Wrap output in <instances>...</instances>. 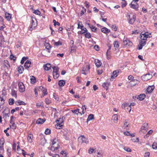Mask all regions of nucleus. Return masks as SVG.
Segmentation results:
<instances>
[{
	"instance_id": "53",
	"label": "nucleus",
	"mask_w": 157,
	"mask_h": 157,
	"mask_svg": "<svg viewBox=\"0 0 157 157\" xmlns=\"http://www.w3.org/2000/svg\"><path fill=\"white\" fill-rule=\"evenodd\" d=\"M19 109V107H16L15 108V109H12L11 112V113L13 114L16 110H18Z\"/></svg>"
},
{
	"instance_id": "10",
	"label": "nucleus",
	"mask_w": 157,
	"mask_h": 157,
	"mask_svg": "<svg viewBox=\"0 0 157 157\" xmlns=\"http://www.w3.org/2000/svg\"><path fill=\"white\" fill-rule=\"evenodd\" d=\"M90 69V67L88 65L86 66L85 67L83 68L82 70V74L86 75L88 72V71Z\"/></svg>"
},
{
	"instance_id": "46",
	"label": "nucleus",
	"mask_w": 157,
	"mask_h": 157,
	"mask_svg": "<svg viewBox=\"0 0 157 157\" xmlns=\"http://www.w3.org/2000/svg\"><path fill=\"white\" fill-rule=\"evenodd\" d=\"M81 29L82 30V31H81L80 33L81 34H83V33L87 32V30L86 28H84V29L82 28V29Z\"/></svg>"
},
{
	"instance_id": "52",
	"label": "nucleus",
	"mask_w": 157,
	"mask_h": 157,
	"mask_svg": "<svg viewBox=\"0 0 157 157\" xmlns=\"http://www.w3.org/2000/svg\"><path fill=\"white\" fill-rule=\"evenodd\" d=\"M71 111L73 113L78 114V113H79V109H78L76 110H72Z\"/></svg>"
},
{
	"instance_id": "38",
	"label": "nucleus",
	"mask_w": 157,
	"mask_h": 157,
	"mask_svg": "<svg viewBox=\"0 0 157 157\" xmlns=\"http://www.w3.org/2000/svg\"><path fill=\"white\" fill-rule=\"evenodd\" d=\"M14 101L13 99L10 98L9 100V104L10 105H12L13 104Z\"/></svg>"
},
{
	"instance_id": "18",
	"label": "nucleus",
	"mask_w": 157,
	"mask_h": 157,
	"mask_svg": "<svg viewBox=\"0 0 157 157\" xmlns=\"http://www.w3.org/2000/svg\"><path fill=\"white\" fill-rule=\"evenodd\" d=\"M52 145L56 146H59V142L58 141L57 139L56 138L52 140Z\"/></svg>"
},
{
	"instance_id": "7",
	"label": "nucleus",
	"mask_w": 157,
	"mask_h": 157,
	"mask_svg": "<svg viewBox=\"0 0 157 157\" xmlns=\"http://www.w3.org/2000/svg\"><path fill=\"white\" fill-rule=\"evenodd\" d=\"M19 90L20 92H23L25 91V86L22 82H19L18 84Z\"/></svg>"
},
{
	"instance_id": "63",
	"label": "nucleus",
	"mask_w": 157,
	"mask_h": 157,
	"mask_svg": "<svg viewBox=\"0 0 157 157\" xmlns=\"http://www.w3.org/2000/svg\"><path fill=\"white\" fill-rule=\"evenodd\" d=\"M134 77L132 75H129L128 76V79H129V80H133L134 79Z\"/></svg>"
},
{
	"instance_id": "13",
	"label": "nucleus",
	"mask_w": 157,
	"mask_h": 157,
	"mask_svg": "<svg viewBox=\"0 0 157 157\" xmlns=\"http://www.w3.org/2000/svg\"><path fill=\"white\" fill-rule=\"evenodd\" d=\"M154 88L155 87L153 85L148 86L147 89V92L146 93H151L154 89Z\"/></svg>"
},
{
	"instance_id": "4",
	"label": "nucleus",
	"mask_w": 157,
	"mask_h": 157,
	"mask_svg": "<svg viewBox=\"0 0 157 157\" xmlns=\"http://www.w3.org/2000/svg\"><path fill=\"white\" fill-rule=\"evenodd\" d=\"M128 19H129L128 20V22L130 24H132L136 19V16L134 15H132V16L131 17L130 15H128Z\"/></svg>"
},
{
	"instance_id": "43",
	"label": "nucleus",
	"mask_w": 157,
	"mask_h": 157,
	"mask_svg": "<svg viewBox=\"0 0 157 157\" xmlns=\"http://www.w3.org/2000/svg\"><path fill=\"white\" fill-rule=\"evenodd\" d=\"M33 13L36 15H40V12L39 10H34L33 12Z\"/></svg>"
},
{
	"instance_id": "28",
	"label": "nucleus",
	"mask_w": 157,
	"mask_h": 157,
	"mask_svg": "<svg viewBox=\"0 0 157 157\" xmlns=\"http://www.w3.org/2000/svg\"><path fill=\"white\" fill-rule=\"evenodd\" d=\"M94 118V116L93 114H90L88 117V118L87 120V122L88 121H90Z\"/></svg>"
},
{
	"instance_id": "19",
	"label": "nucleus",
	"mask_w": 157,
	"mask_h": 157,
	"mask_svg": "<svg viewBox=\"0 0 157 157\" xmlns=\"http://www.w3.org/2000/svg\"><path fill=\"white\" fill-rule=\"evenodd\" d=\"M31 62L30 61L28 60L25 63L24 67L26 69L28 68L30 66Z\"/></svg>"
},
{
	"instance_id": "37",
	"label": "nucleus",
	"mask_w": 157,
	"mask_h": 157,
	"mask_svg": "<svg viewBox=\"0 0 157 157\" xmlns=\"http://www.w3.org/2000/svg\"><path fill=\"white\" fill-rule=\"evenodd\" d=\"M115 49L116 48H118L119 47V44L118 42L117 41H114L113 43Z\"/></svg>"
},
{
	"instance_id": "6",
	"label": "nucleus",
	"mask_w": 157,
	"mask_h": 157,
	"mask_svg": "<svg viewBox=\"0 0 157 157\" xmlns=\"http://www.w3.org/2000/svg\"><path fill=\"white\" fill-rule=\"evenodd\" d=\"M146 40H141L139 42V44L138 45L139 50H140L142 49L143 47L146 44Z\"/></svg>"
},
{
	"instance_id": "15",
	"label": "nucleus",
	"mask_w": 157,
	"mask_h": 157,
	"mask_svg": "<svg viewBox=\"0 0 157 157\" xmlns=\"http://www.w3.org/2000/svg\"><path fill=\"white\" fill-rule=\"evenodd\" d=\"M56 122H60L57 123V127L56 128L59 129L62 126V125L61 124V123L63 122L61 118H59V120L56 121Z\"/></svg>"
},
{
	"instance_id": "11",
	"label": "nucleus",
	"mask_w": 157,
	"mask_h": 157,
	"mask_svg": "<svg viewBox=\"0 0 157 157\" xmlns=\"http://www.w3.org/2000/svg\"><path fill=\"white\" fill-rule=\"evenodd\" d=\"M119 71L117 70L114 71L113 72V74L111 76V78H110V80L111 81H113V78H114L117 77L118 75V74L119 73Z\"/></svg>"
},
{
	"instance_id": "27",
	"label": "nucleus",
	"mask_w": 157,
	"mask_h": 157,
	"mask_svg": "<svg viewBox=\"0 0 157 157\" xmlns=\"http://www.w3.org/2000/svg\"><path fill=\"white\" fill-rule=\"evenodd\" d=\"M15 104L17 105H26L25 103L23 101L20 100H19L18 101H16Z\"/></svg>"
},
{
	"instance_id": "55",
	"label": "nucleus",
	"mask_w": 157,
	"mask_h": 157,
	"mask_svg": "<svg viewBox=\"0 0 157 157\" xmlns=\"http://www.w3.org/2000/svg\"><path fill=\"white\" fill-rule=\"evenodd\" d=\"M62 43L60 41H58L57 42H55L54 43V45L56 46L61 45Z\"/></svg>"
},
{
	"instance_id": "25",
	"label": "nucleus",
	"mask_w": 157,
	"mask_h": 157,
	"mask_svg": "<svg viewBox=\"0 0 157 157\" xmlns=\"http://www.w3.org/2000/svg\"><path fill=\"white\" fill-rule=\"evenodd\" d=\"M145 96L144 94H140L138 96L137 99L140 100H142L145 98Z\"/></svg>"
},
{
	"instance_id": "14",
	"label": "nucleus",
	"mask_w": 157,
	"mask_h": 157,
	"mask_svg": "<svg viewBox=\"0 0 157 157\" xmlns=\"http://www.w3.org/2000/svg\"><path fill=\"white\" fill-rule=\"evenodd\" d=\"M46 121L45 119L38 118L36 121V123L37 124H42Z\"/></svg>"
},
{
	"instance_id": "23",
	"label": "nucleus",
	"mask_w": 157,
	"mask_h": 157,
	"mask_svg": "<svg viewBox=\"0 0 157 157\" xmlns=\"http://www.w3.org/2000/svg\"><path fill=\"white\" fill-rule=\"evenodd\" d=\"M95 62L96 65L98 67H100L101 65V63L98 59L95 60Z\"/></svg>"
},
{
	"instance_id": "29",
	"label": "nucleus",
	"mask_w": 157,
	"mask_h": 157,
	"mask_svg": "<svg viewBox=\"0 0 157 157\" xmlns=\"http://www.w3.org/2000/svg\"><path fill=\"white\" fill-rule=\"evenodd\" d=\"M65 83V82L64 80H60L59 82L58 85L62 87L64 86Z\"/></svg>"
},
{
	"instance_id": "45",
	"label": "nucleus",
	"mask_w": 157,
	"mask_h": 157,
	"mask_svg": "<svg viewBox=\"0 0 157 157\" xmlns=\"http://www.w3.org/2000/svg\"><path fill=\"white\" fill-rule=\"evenodd\" d=\"M53 22L54 23V25L55 26H56V25L59 26L60 25V23L58 22H56L55 20H53Z\"/></svg>"
},
{
	"instance_id": "24",
	"label": "nucleus",
	"mask_w": 157,
	"mask_h": 157,
	"mask_svg": "<svg viewBox=\"0 0 157 157\" xmlns=\"http://www.w3.org/2000/svg\"><path fill=\"white\" fill-rule=\"evenodd\" d=\"M59 148V146H56L55 145H52L50 149L52 151H53L57 150Z\"/></svg>"
},
{
	"instance_id": "34",
	"label": "nucleus",
	"mask_w": 157,
	"mask_h": 157,
	"mask_svg": "<svg viewBox=\"0 0 157 157\" xmlns=\"http://www.w3.org/2000/svg\"><path fill=\"white\" fill-rule=\"evenodd\" d=\"M129 124L128 123V122L125 121L123 125V127L125 128L127 130L128 129V125H129Z\"/></svg>"
},
{
	"instance_id": "62",
	"label": "nucleus",
	"mask_w": 157,
	"mask_h": 157,
	"mask_svg": "<svg viewBox=\"0 0 157 157\" xmlns=\"http://www.w3.org/2000/svg\"><path fill=\"white\" fill-rule=\"evenodd\" d=\"M112 29L115 31L117 30V28H116V26L114 25H112Z\"/></svg>"
},
{
	"instance_id": "48",
	"label": "nucleus",
	"mask_w": 157,
	"mask_h": 157,
	"mask_svg": "<svg viewBox=\"0 0 157 157\" xmlns=\"http://www.w3.org/2000/svg\"><path fill=\"white\" fill-rule=\"evenodd\" d=\"M53 97L55 100L57 101L59 100V98L58 96L55 93L53 94Z\"/></svg>"
},
{
	"instance_id": "51",
	"label": "nucleus",
	"mask_w": 157,
	"mask_h": 157,
	"mask_svg": "<svg viewBox=\"0 0 157 157\" xmlns=\"http://www.w3.org/2000/svg\"><path fill=\"white\" fill-rule=\"evenodd\" d=\"M42 92L44 95H47L48 94L46 88H44V89L42 90Z\"/></svg>"
},
{
	"instance_id": "16",
	"label": "nucleus",
	"mask_w": 157,
	"mask_h": 157,
	"mask_svg": "<svg viewBox=\"0 0 157 157\" xmlns=\"http://www.w3.org/2000/svg\"><path fill=\"white\" fill-rule=\"evenodd\" d=\"M110 85V82H104L102 84V86L106 90L108 88V87Z\"/></svg>"
},
{
	"instance_id": "22",
	"label": "nucleus",
	"mask_w": 157,
	"mask_h": 157,
	"mask_svg": "<svg viewBox=\"0 0 157 157\" xmlns=\"http://www.w3.org/2000/svg\"><path fill=\"white\" fill-rule=\"evenodd\" d=\"M33 135L31 134H29L27 138V140L30 143H32L33 141Z\"/></svg>"
},
{
	"instance_id": "60",
	"label": "nucleus",
	"mask_w": 157,
	"mask_h": 157,
	"mask_svg": "<svg viewBox=\"0 0 157 157\" xmlns=\"http://www.w3.org/2000/svg\"><path fill=\"white\" fill-rule=\"evenodd\" d=\"M124 150L127 152H131V149L127 147H124Z\"/></svg>"
},
{
	"instance_id": "12",
	"label": "nucleus",
	"mask_w": 157,
	"mask_h": 157,
	"mask_svg": "<svg viewBox=\"0 0 157 157\" xmlns=\"http://www.w3.org/2000/svg\"><path fill=\"white\" fill-rule=\"evenodd\" d=\"M31 28H34L37 25V21L35 18L32 19Z\"/></svg>"
},
{
	"instance_id": "54",
	"label": "nucleus",
	"mask_w": 157,
	"mask_h": 157,
	"mask_svg": "<svg viewBox=\"0 0 157 157\" xmlns=\"http://www.w3.org/2000/svg\"><path fill=\"white\" fill-rule=\"evenodd\" d=\"M45 102L47 104H49L51 102V101L48 98L45 99Z\"/></svg>"
},
{
	"instance_id": "40",
	"label": "nucleus",
	"mask_w": 157,
	"mask_h": 157,
	"mask_svg": "<svg viewBox=\"0 0 157 157\" xmlns=\"http://www.w3.org/2000/svg\"><path fill=\"white\" fill-rule=\"evenodd\" d=\"M53 77L55 79L57 78L59 76V74L58 73H53Z\"/></svg>"
},
{
	"instance_id": "2",
	"label": "nucleus",
	"mask_w": 157,
	"mask_h": 157,
	"mask_svg": "<svg viewBox=\"0 0 157 157\" xmlns=\"http://www.w3.org/2000/svg\"><path fill=\"white\" fill-rule=\"evenodd\" d=\"M152 75L148 73L142 75L141 78L143 80L146 81L151 79L152 78Z\"/></svg>"
},
{
	"instance_id": "47",
	"label": "nucleus",
	"mask_w": 157,
	"mask_h": 157,
	"mask_svg": "<svg viewBox=\"0 0 157 157\" xmlns=\"http://www.w3.org/2000/svg\"><path fill=\"white\" fill-rule=\"evenodd\" d=\"M30 80L32 83H34L35 82L36 79L34 76H32L30 78Z\"/></svg>"
},
{
	"instance_id": "61",
	"label": "nucleus",
	"mask_w": 157,
	"mask_h": 157,
	"mask_svg": "<svg viewBox=\"0 0 157 157\" xmlns=\"http://www.w3.org/2000/svg\"><path fill=\"white\" fill-rule=\"evenodd\" d=\"M114 117V120L115 121H117L118 120V117L117 115H115L114 116H113V117Z\"/></svg>"
},
{
	"instance_id": "57",
	"label": "nucleus",
	"mask_w": 157,
	"mask_h": 157,
	"mask_svg": "<svg viewBox=\"0 0 157 157\" xmlns=\"http://www.w3.org/2000/svg\"><path fill=\"white\" fill-rule=\"evenodd\" d=\"M4 143V141L3 139H2L0 140V145H3Z\"/></svg>"
},
{
	"instance_id": "17",
	"label": "nucleus",
	"mask_w": 157,
	"mask_h": 157,
	"mask_svg": "<svg viewBox=\"0 0 157 157\" xmlns=\"http://www.w3.org/2000/svg\"><path fill=\"white\" fill-rule=\"evenodd\" d=\"M139 81L136 79H133L130 81L129 83L132 86H135L136 84H138Z\"/></svg>"
},
{
	"instance_id": "36",
	"label": "nucleus",
	"mask_w": 157,
	"mask_h": 157,
	"mask_svg": "<svg viewBox=\"0 0 157 157\" xmlns=\"http://www.w3.org/2000/svg\"><path fill=\"white\" fill-rule=\"evenodd\" d=\"M28 58V57H23L22 58L21 61V63L22 64L24 63V61L26 60Z\"/></svg>"
},
{
	"instance_id": "39",
	"label": "nucleus",
	"mask_w": 157,
	"mask_h": 157,
	"mask_svg": "<svg viewBox=\"0 0 157 157\" xmlns=\"http://www.w3.org/2000/svg\"><path fill=\"white\" fill-rule=\"evenodd\" d=\"M91 30L94 32L96 31L97 28L95 26H94L93 25H91L90 27Z\"/></svg>"
},
{
	"instance_id": "26",
	"label": "nucleus",
	"mask_w": 157,
	"mask_h": 157,
	"mask_svg": "<svg viewBox=\"0 0 157 157\" xmlns=\"http://www.w3.org/2000/svg\"><path fill=\"white\" fill-rule=\"evenodd\" d=\"M24 70L23 67L22 66H20L18 68V71L20 74H22Z\"/></svg>"
},
{
	"instance_id": "21",
	"label": "nucleus",
	"mask_w": 157,
	"mask_h": 157,
	"mask_svg": "<svg viewBox=\"0 0 157 157\" xmlns=\"http://www.w3.org/2000/svg\"><path fill=\"white\" fill-rule=\"evenodd\" d=\"M5 17L7 20L9 21L11 18V15L10 14L6 12L5 13Z\"/></svg>"
},
{
	"instance_id": "33",
	"label": "nucleus",
	"mask_w": 157,
	"mask_h": 157,
	"mask_svg": "<svg viewBox=\"0 0 157 157\" xmlns=\"http://www.w3.org/2000/svg\"><path fill=\"white\" fill-rule=\"evenodd\" d=\"M11 95L13 97L16 98H17V91L14 90H12L11 92Z\"/></svg>"
},
{
	"instance_id": "9",
	"label": "nucleus",
	"mask_w": 157,
	"mask_h": 157,
	"mask_svg": "<svg viewBox=\"0 0 157 157\" xmlns=\"http://www.w3.org/2000/svg\"><path fill=\"white\" fill-rule=\"evenodd\" d=\"M122 107L124 109H126L127 110H128L129 112L131 110V107L129 106V103H125L123 104L122 105Z\"/></svg>"
},
{
	"instance_id": "8",
	"label": "nucleus",
	"mask_w": 157,
	"mask_h": 157,
	"mask_svg": "<svg viewBox=\"0 0 157 157\" xmlns=\"http://www.w3.org/2000/svg\"><path fill=\"white\" fill-rule=\"evenodd\" d=\"M78 139L79 140H80L82 143H84L86 144H87L89 142L88 139L86 138L84 136H79L78 138Z\"/></svg>"
},
{
	"instance_id": "41",
	"label": "nucleus",
	"mask_w": 157,
	"mask_h": 157,
	"mask_svg": "<svg viewBox=\"0 0 157 157\" xmlns=\"http://www.w3.org/2000/svg\"><path fill=\"white\" fill-rule=\"evenodd\" d=\"M85 36L86 38L89 39L91 37V35L89 33L86 32V33L85 34Z\"/></svg>"
},
{
	"instance_id": "31",
	"label": "nucleus",
	"mask_w": 157,
	"mask_h": 157,
	"mask_svg": "<svg viewBox=\"0 0 157 157\" xmlns=\"http://www.w3.org/2000/svg\"><path fill=\"white\" fill-rule=\"evenodd\" d=\"M52 68L53 69V73H58L59 70V68L58 67H54Z\"/></svg>"
},
{
	"instance_id": "49",
	"label": "nucleus",
	"mask_w": 157,
	"mask_h": 157,
	"mask_svg": "<svg viewBox=\"0 0 157 157\" xmlns=\"http://www.w3.org/2000/svg\"><path fill=\"white\" fill-rule=\"evenodd\" d=\"M4 64L6 65V67H8V66L10 67V66L9 64V62L7 60H5L4 61Z\"/></svg>"
},
{
	"instance_id": "44",
	"label": "nucleus",
	"mask_w": 157,
	"mask_h": 157,
	"mask_svg": "<svg viewBox=\"0 0 157 157\" xmlns=\"http://www.w3.org/2000/svg\"><path fill=\"white\" fill-rule=\"evenodd\" d=\"M51 130L48 128H47L46 129L45 131V134L46 135H48L50 134Z\"/></svg>"
},
{
	"instance_id": "20",
	"label": "nucleus",
	"mask_w": 157,
	"mask_h": 157,
	"mask_svg": "<svg viewBox=\"0 0 157 157\" xmlns=\"http://www.w3.org/2000/svg\"><path fill=\"white\" fill-rule=\"evenodd\" d=\"M51 65L49 63H47L44 65V69L46 71H48L51 68Z\"/></svg>"
},
{
	"instance_id": "58",
	"label": "nucleus",
	"mask_w": 157,
	"mask_h": 157,
	"mask_svg": "<svg viewBox=\"0 0 157 157\" xmlns=\"http://www.w3.org/2000/svg\"><path fill=\"white\" fill-rule=\"evenodd\" d=\"M94 151V149L93 148H90L88 150V152L89 154H92Z\"/></svg>"
},
{
	"instance_id": "59",
	"label": "nucleus",
	"mask_w": 157,
	"mask_h": 157,
	"mask_svg": "<svg viewBox=\"0 0 157 157\" xmlns=\"http://www.w3.org/2000/svg\"><path fill=\"white\" fill-rule=\"evenodd\" d=\"M11 151L10 149H8L7 150V154L9 157H10L11 155Z\"/></svg>"
},
{
	"instance_id": "32",
	"label": "nucleus",
	"mask_w": 157,
	"mask_h": 157,
	"mask_svg": "<svg viewBox=\"0 0 157 157\" xmlns=\"http://www.w3.org/2000/svg\"><path fill=\"white\" fill-rule=\"evenodd\" d=\"M10 123L12 124L11 126V125H10V127H12L13 129H15L16 126L13 121H10Z\"/></svg>"
},
{
	"instance_id": "64",
	"label": "nucleus",
	"mask_w": 157,
	"mask_h": 157,
	"mask_svg": "<svg viewBox=\"0 0 157 157\" xmlns=\"http://www.w3.org/2000/svg\"><path fill=\"white\" fill-rule=\"evenodd\" d=\"M94 48L97 51H98L99 50V47L97 45H95L94 46Z\"/></svg>"
},
{
	"instance_id": "30",
	"label": "nucleus",
	"mask_w": 157,
	"mask_h": 157,
	"mask_svg": "<svg viewBox=\"0 0 157 157\" xmlns=\"http://www.w3.org/2000/svg\"><path fill=\"white\" fill-rule=\"evenodd\" d=\"M101 31L102 32L104 33H107L110 32V30L108 29L105 27L101 29Z\"/></svg>"
},
{
	"instance_id": "3",
	"label": "nucleus",
	"mask_w": 157,
	"mask_h": 157,
	"mask_svg": "<svg viewBox=\"0 0 157 157\" xmlns=\"http://www.w3.org/2000/svg\"><path fill=\"white\" fill-rule=\"evenodd\" d=\"M123 44L126 47L131 46L132 43L129 40L126 38L124 37L123 39Z\"/></svg>"
},
{
	"instance_id": "42",
	"label": "nucleus",
	"mask_w": 157,
	"mask_h": 157,
	"mask_svg": "<svg viewBox=\"0 0 157 157\" xmlns=\"http://www.w3.org/2000/svg\"><path fill=\"white\" fill-rule=\"evenodd\" d=\"M82 27H83V26L82 24V22H79L78 24V27L77 28L82 29Z\"/></svg>"
},
{
	"instance_id": "1",
	"label": "nucleus",
	"mask_w": 157,
	"mask_h": 157,
	"mask_svg": "<svg viewBox=\"0 0 157 157\" xmlns=\"http://www.w3.org/2000/svg\"><path fill=\"white\" fill-rule=\"evenodd\" d=\"M151 33H148V32H142L140 33V39L141 40L147 41V38H150L151 37Z\"/></svg>"
},
{
	"instance_id": "5",
	"label": "nucleus",
	"mask_w": 157,
	"mask_h": 157,
	"mask_svg": "<svg viewBox=\"0 0 157 157\" xmlns=\"http://www.w3.org/2000/svg\"><path fill=\"white\" fill-rule=\"evenodd\" d=\"M130 6L136 10H138L139 7L138 4L137 3H135L134 1H132L131 3L129 4Z\"/></svg>"
},
{
	"instance_id": "35",
	"label": "nucleus",
	"mask_w": 157,
	"mask_h": 157,
	"mask_svg": "<svg viewBox=\"0 0 157 157\" xmlns=\"http://www.w3.org/2000/svg\"><path fill=\"white\" fill-rule=\"evenodd\" d=\"M82 113H81V114H84L86 111V106L84 105H83L82 106Z\"/></svg>"
},
{
	"instance_id": "50",
	"label": "nucleus",
	"mask_w": 157,
	"mask_h": 157,
	"mask_svg": "<svg viewBox=\"0 0 157 157\" xmlns=\"http://www.w3.org/2000/svg\"><path fill=\"white\" fill-rule=\"evenodd\" d=\"M152 147L153 149H156L157 148V144L156 143H154L152 145Z\"/></svg>"
},
{
	"instance_id": "56",
	"label": "nucleus",
	"mask_w": 157,
	"mask_h": 157,
	"mask_svg": "<svg viewBox=\"0 0 157 157\" xmlns=\"http://www.w3.org/2000/svg\"><path fill=\"white\" fill-rule=\"evenodd\" d=\"M61 154L62 155V157H66L67 154L64 151H62L61 152Z\"/></svg>"
}]
</instances>
